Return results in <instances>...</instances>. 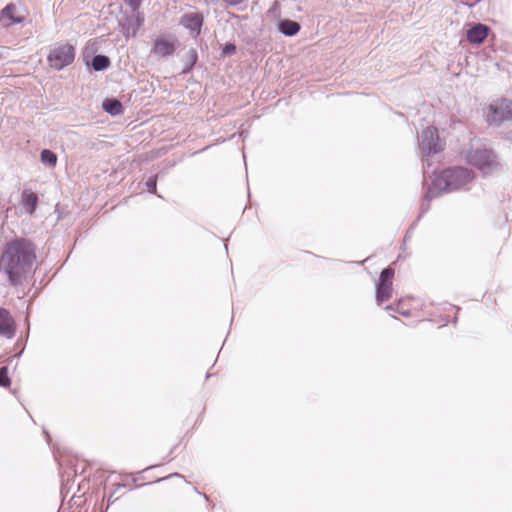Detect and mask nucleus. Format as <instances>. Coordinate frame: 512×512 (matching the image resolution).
Here are the masks:
<instances>
[{
	"label": "nucleus",
	"mask_w": 512,
	"mask_h": 512,
	"mask_svg": "<svg viewBox=\"0 0 512 512\" xmlns=\"http://www.w3.org/2000/svg\"><path fill=\"white\" fill-rule=\"evenodd\" d=\"M36 258V246L28 238L16 237L5 244L0 265L12 286L23 285L33 270Z\"/></svg>",
	"instance_id": "nucleus-1"
},
{
	"label": "nucleus",
	"mask_w": 512,
	"mask_h": 512,
	"mask_svg": "<svg viewBox=\"0 0 512 512\" xmlns=\"http://www.w3.org/2000/svg\"><path fill=\"white\" fill-rule=\"evenodd\" d=\"M471 179L472 173L466 168L453 167L446 169L433 180L426 197L433 198L442 192L455 191L467 184Z\"/></svg>",
	"instance_id": "nucleus-2"
},
{
	"label": "nucleus",
	"mask_w": 512,
	"mask_h": 512,
	"mask_svg": "<svg viewBox=\"0 0 512 512\" xmlns=\"http://www.w3.org/2000/svg\"><path fill=\"white\" fill-rule=\"evenodd\" d=\"M74 59L75 49L68 43L54 45L47 56L49 65L56 70H61L70 65Z\"/></svg>",
	"instance_id": "nucleus-3"
},
{
	"label": "nucleus",
	"mask_w": 512,
	"mask_h": 512,
	"mask_svg": "<svg viewBox=\"0 0 512 512\" xmlns=\"http://www.w3.org/2000/svg\"><path fill=\"white\" fill-rule=\"evenodd\" d=\"M468 162L483 171L485 174L490 173L498 167V162L494 153L486 148H477L471 150L467 155Z\"/></svg>",
	"instance_id": "nucleus-4"
},
{
	"label": "nucleus",
	"mask_w": 512,
	"mask_h": 512,
	"mask_svg": "<svg viewBox=\"0 0 512 512\" xmlns=\"http://www.w3.org/2000/svg\"><path fill=\"white\" fill-rule=\"evenodd\" d=\"M179 46V41L173 35H162L154 40L151 55L157 58L172 56Z\"/></svg>",
	"instance_id": "nucleus-5"
},
{
	"label": "nucleus",
	"mask_w": 512,
	"mask_h": 512,
	"mask_svg": "<svg viewBox=\"0 0 512 512\" xmlns=\"http://www.w3.org/2000/svg\"><path fill=\"white\" fill-rule=\"evenodd\" d=\"M510 117H512V101L502 99L489 105L487 114L489 122L501 123Z\"/></svg>",
	"instance_id": "nucleus-6"
},
{
	"label": "nucleus",
	"mask_w": 512,
	"mask_h": 512,
	"mask_svg": "<svg viewBox=\"0 0 512 512\" xmlns=\"http://www.w3.org/2000/svg\"><path fill=\"white\" fill-rule=\"evenodd\" d=\"M421 149L422 152L427 155L436 154L442 150L438 130L436 128L427 127L422 132Z\"/></svg>",
	"instance_id": "nucleus-7"
},
{
	"label": "nucleus",
	"mask_w": 512,
	"mask_h": 512,
	"mask_svg": "<svg viewBox=\"0 0 512 512\" xmlns=\"http://www.w3.org/2000/svg\"><path fill=\"white\" fill-rule=\"evenodd\" d=\"M24 19V16L19 12V7L15 3L7 4L0 12V23L4 27L20 24Z\"/></svg>",
	"instance_id": "nucleus-8"
},
{
	"label": "nucleus",
	"mask_w": 512,
	"mask_h": 512,
	"mask_svg": "<svg viewBox=\"0 0 512 512\" xmlns=\"http://www.w3.org/2000/svg\"><path fill=\"white\" fill-rule=\"evenodd\" d=\"M16 324L10 312L0 308V336L11 339L15 336Z\"/></svg>",
	"instance_id": "nucleus-9"
},
{
	"label": "nucleus",
	"mask_w": 512,
	"mask_h": 512,
	"mask_svg": "<svg viewBox=\"0 0 512 512\" xmlns=\"http://www.w3.org/2000/svg\"><path fill=\"white\" fill-rule=\"evenodd\" d=\"M203 20V15L201 13H186L181 17L180 24L197 36L201 31Z\"/></svg>",
	"instance_id": "nucleus-10"
},
{
	"label": "nucleus",
	"mask_w": 512,
	"mask_h": 512,
	"mask_svg": "<svg viewBox=\"0 0 512 512\" xmlns=\"http://www.w3.org/2000/svg\"><path fill=\"white\" fill-rule=\"evenodd\" d=\"M489 28L484 24H476L467 31V40L473 44L482 43L488 35Z\"/></svg>",
	"instance_id": "nucleus-11"
},
{
	"label": "nucleus",
	"mask_w": 512,
	"mask_h": 512,
	"mask_svg": "<svg viewBox=\"0 0 512 512\" xmlns=\"http://www.w3.org/2000/svg\"><path fill=\"white\" fill-rule=\"evenodd\" d=\"M300 28L301 26L298 22L289 19L282 20L278 24L279 31L285 36L290 37L296 35L299 32Z\"/></svg>",
	"instance_id": "nucleus-12"
},
{
	"label": "nucleus",
	"mask_w": 512,
	"mask_h": 512,
	"mask_svg": "<svg viewBox=\"0 0 512 512\" xmlns=\"http://www.w3.org/2000/svg\"><path fill=\"white\" fill-rule=\"evenodd\" d=\"M22 204L25 211L32 214L37 207L38 196L33 192L25 190L22 193Z\"/></svg>",
	"instance_id": "nucleus-13"
},
{
	"label": "nucleus",
	"mask_w": 512,
	"mask_h": 512,
	"mask_svg": "<svg viewBox=\"0 0 512 512\" xmlns=\"http://www.w3.org/2000/svg\"><path fill=\"white\" fill-rule=\"evenodd\" d=\"M102 108L112 116H117L123 113L122 103L117 99H105L102 103Z\"/></svg>",
	"instance_id": "nucleus-14"
},
{
	"label": "nucleus",
	"mask_w": 512,
	"mask_h": 512,
	"mask_svg": "<svg viewBox=\"0 0 512 512\" xmlns=\"http://www.w3.org/2000/svg\"><path fill=\"white\" fill-rule=\"evenodd\" d=\"M392 296V284L378 283L376 286V300L378 304L387 301Z\"/></svg>",
	"instance_id": "nucleus-15"
},
{
	"label": "nucleus",
	"mask_w": 512,
	"mask_h": 512,
	"mask_svg": "<svg viewBox=\"0 0 512 512\" xmlns=\"http://www.w3.org/2000/svg\"><path fill=\"white\" fill-rule=\"evenodd\" d=\"M110 63V59L106 55H96L92 59L91 66L95 71H103L110 66Z\"/></svg>",
	"instance_id": "nucleus-16"
},
{
	"label": "nucleus",
	"mask_w": 512,
	"mask_h": 512,
	"mask_svg": "<svg viewBox=\"0 0 512 512\" xmlns=\"http://www.w3.org/2000/svg\"><path fill=\"white\" fill-rule=\"evenodd\" d=\"M40 159L44 165H47L48 167L51 168L55 167L57 164V155L49 149L42 150L40 154Z\"/></svg>",
	"instance_id": "nucleus-17"
},
{
	"label": "nucleus",
	"mask_w": 512,
	"mask_h": 512,
	"mask_svg": "<svg viewBox=\"0 0 512 512\" xmlns=\"http://www.w3.org/2000/svg\"><path fill=\"white\" fill-rule=\"evenodd\" d=\"M394 277V270L390 267L382 270L380 274V279L378 283L383 284H392V279Z\"/></svg>",
	"instance_id": "nucleus-18"
},
{
	"label": "nucleus",
	"mask_w": 512,
	"mask_h": 512,
	"mask_svg": "<svg viewBox=\"0 0 512 512\" xmlns=\"http://www.w3.org/2000/svg\"><path fill=\"white\" fill-rule=\"evenodd\" d=\"M10 378L8 377V369L7 367L0 368V386L8 387L10 386Z\"/></svg>",
	"instance_id": "nucleus-19"
},
{
	"label": "nucleus",
	"mask_w": 512,
	"mask_h": 512,
	"mask_svg": "<svg viewBox=\"0 0 512 512\" xmlns=\"http://www.w3.org/2000/svg\"><path fill=\"white\" fill-rule=\"evenodd\" d=\"M188 57H189V63L185 67L183 72H188L193 67V65L196 63V61H197V52L194 49H190L189 52H188Z\"/></svg>",
	"instance_id": "nucleus-20"
},
{
	"label": "nucleus",
	"mask_w": 512,
	"mask_h": 512,
	"mask_svg": "<svg viewBox=\"0 0 512 512\" xmlns=\"http://www.w3.org/2000/svg\"><path fill=\"white\" fill-rule=\"evenodd\" d=\"M156 184H157L156 176H152V177L148 178V180L146 181V187L150 193L156 192Z\"/></svg>",
	"instance_id": "nucleus-21"
},
{
	"label": "nucleus",
	"mask_w": 512,
	"mask_h": 512,
	"mask_svg": "<svg viewBox=\"0 0 512 512\" xmlns=\"http://www.w3.org/2000/svg\"><path fill=\"white\" fill-rule=\"evenodd\" d=\"M125 2L132 8L133 11H137L141 5L142 0H125Z\"/></svg>",
	"instance_id": "nucleus-22"
},
{
	"label": "nucleus",
	"mask_w": 512,
	"mask_h": 512,
	"mask_svg": "<svg viewBox=\"0 0 512 512\" xmlns=\"http://www.w3.org/2000/svg\"><path fill=\"white\" fill-rule=\"evenodd\" d=\"M236 50V47L234 44H226L223 48V54L224 55H230L233 54Z\"/></svg>",
	"instance_id": "nucleus-23"
},
{
	"label": "nucleus",
	"mask_w": 512,
	"mask_h": 512,
	"mask_svg": "<svg viewBox=\"0 0 512 512\" xmlns=\"http://www.w3.org/2000/svg\"><path fill=\"white\" fill-rule=\"evenodd\" d=\"M135 18V24H136V28H140L143 23H144V16L143 14L137 12L134 16Z\"/></svg>",
	"instance_id": "nucleus-24"
},
{
	"label": "nucleus",
	"mask_w": 512,
	"mask_h": 512,
	"mask_svg": "<svg viewBox=\"0 0 512 512\" xmlns=\"http://www.w3.org/2000/svg\"><path fill=\"white\" fill-rule=\"evenodd\" d=\"M229 6H236L241 4L244 0H223Z\"/></svg>",
	"instance_id": "nucleus-25"
},
{
	"label": "nucleus",
	"mask_w": 512,
	"mask_h": 512,
	"mask_svg": "<svg viewBox=\"0 0 512 512\" xmlns=\"http://www.w3.org/2000/svg\"><path fill=\"white\" fill-rule=\"evenodd\" d=\"M3 51H4V48H0V61L5 58V56L3 55Z\"/></svg>",
	"instance_id": "nucleus-26"
}]
</instances>
